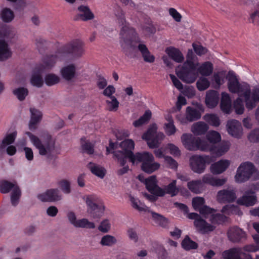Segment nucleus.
<instances>
[{
  "instance_id": "nucleus-12",
  "label": "nucleus",
  "mask_w": 259,
  "mask_h": 259,
  "mask_svg": "<svg viewBox=\"0 0 259 259\" xmlns=\"http://www.w3.org/2000/svg\"><path fill=\"white\" fill-rule=\"evenodd\" d=\"M211 161V157L209 156L194 155L190 158V165L194 172L202 174L206 168V164Z\"/></svg>"
},
{
  "instance_id": "nucleus-35",
  "label": "nucleus",
  "mask_w": 259,
  "mask_h": 259,
  "mask_svg": "<svg viewBox=\"0 0 259 259\" xmlns=\"http://www.w3.org/2000/svg\"><path fill=\"white\" fill-rule=\"evenodd\" d=\"M138 48L141 52L144 60L146 62L151 63L154 62V56L151 54L145 45L140 43L138 45Z\"/></svg>"
},
{
  "instance_id": "nucleus-38",
  "label": "nucleus",
  "mask_w": 259,
  "mask_h": 259,
  "mask_svg": "<svg viewBox=\"0 0 259 259\" xmlns=\"http://www.w3.org/2000/svg\"><path fill=\"white\" fill-rule=\"evenodd\" d=\"M166 53L170 58L177 62H182L184 59L182 53L174 48H167L166 50Z\"/></svg>"
},
{
  "instance_id": "nucleus-2",
  "label": "nucleus",
  "mask_w": 259,
  "mask_h": 259,
  "mask_svg": "<svg viewBox=\"0 0 259 259\" xmlns=\"http://www.w3.org/2000/svg\"><path fill=\"white\" fill-rule=\"evenodd\" d=\"M195 57L192 50H189L186 61L182 66L180 65L176 68V74L185 82L193 83L198 76L196 69L199 64L197 62H195Z\"/></svg>"
},
{
  "instance_id": "nucleus-14",
  "label": "nucleus",
  "mask_w": 259,
  "mask_h": 259,
  "mask_svg": "<svg viewBox=\"0 0 259 259\" xmlns=\"http://www.w3.org/2000/svg\"><path fill=\"white\" fill-rule=\"evenodd\" d=\"M37 197L41 202H56L61 201L63 196L58 188H51L38 194Z\"/></svg>"
},
{
  "instance_id": "nucleus-50",
  "label": "nucleus",
  "mask_w": 259,
  "mask_h": 259,
  "mask_svg": "<svg viewBox=\"0 0 259 259\" xmlns=\"http://www.w3.org/2000/svg\"><path fill=\"white\" fill-rule=\"evenodd\" d=\"M203 118L211 125L217 127L220 124L219 118L216 114H206L203 116Z\"/></svg>"
},
{
  "instance_id": "nucleus-20",
  "label": "nucleus",
  "mask_w": 259,
  "mask_h": 259,
  "mask_svg": "<svg viewBox=\"0 0 259 259\" xmlns=\"http://www.w3.org/2000/svg\"><path fill=\"white\" fill-rule=\"evenodd\" d=\"M145 184L148 190L151 194L158 196L164 195V192L162 189L157 185L156 177L152 176L145 180Z\"/></svg>"
},
{
  "instance_id": "nucleus-13",
  "label": "nucleus",
  "mask_w": 259,
  "mask_h": 259,
  "mask_svg": "<svg viewBox=\"0 0 259 259\" xmlns=\"http://www.w3.org/2000/svg\"><path fill=\"white\" fill-rule=\"evenodd\" d=\"M68 222L75 228L95 229L94 223L90 222L87 219H77L76 214L72 211H69L66 213Z\"/></svg>"
},
{
  "instance_id": "nucleus-24",
  "label": "nucleus",
  "mask_w": 259,
  "mask_h": 259,
  "mask_svg": "<svg viewBox=\"0 0 259 259\" xmlns=\"http://www.w3.org/2000/svg\"><path fill=\"white\" fill-rule=\"evenodd\" d=\"M256 201V197L252 191L245 192L242 197L237 200L238 204L247 207L254 205Z\"/></svg>"
},
{
  "instance_id": "nucleus-60",
  "label": "nucleus",
  "mask_w": 259,
  "mask_h": 259,
  "mask_svg": "<svg viewBox=\"0 0 259 259\" xmlns=\"http://www.w3.org/2000/svg\"><path fill=\"white\" fill-rule=\"evenodd\" d=\"M205 200L203 198L200 197H196L192 200V206L195 210L200 211L204 205Z\"/></svg>"
},
{
  "instance_id": "nucleus-64",
  "label": "nucleus",
  "mask_w": 259,
  "mask_h": 259,
  "mask_svg": "<svg viewBox=\"0 0 259 259\" xmlns=\"http://www.w3.org/2000/svg\"><path fill=\"white\" fill-rule=\"evenodd\" d=\"M248 139L251 142H259V128L252 131L248 135Z\"/></svg>"
},
{
  "instance_id": "nucleus-63",
  "label": "nucleus",
  "mask_w": 259,
  "mask_h": 259,
  "mask_svg": "<svg viewBox=\"0 0 259 259\" xmlns=\"http://www.w3.org/2000/svg\"><path fill=\"white\" fill-rule=\"evenodd\" d=\"M151 213L153 218L159 225L163 227L166 226L167 225V220L165 218H164L162 216L152 211H151Z\"/></svg>"
},
{
  "instance_id": "nucleus-7",
  "label": "nucleus",
  "mask_w": 259,
  "mask_h": 259,
  "mask_svg": "<svg viewBox=\"0 0 259 259\" xmlns=\"http://www.w3.org/2000/svg\"><path fill=\"white\" fill-rule=\"evenodd\" d=\"M136 163L142 162L141 168L145 172L151 174L158 169L160 164L154 161L153 155L149 152L137 153Z\"/></svg>"
},
{
  "instance_id": "nucleus-10",
  "label": "nucleus",
  "mask_w": 259,
  "mask_h": 259,
  "mask_svg": "<svg viewBox=\"0 0 259 259\" xmlns=\"http://www.w3.org/2000/svg\"><path fill=\"white\" fill-rule=\"evenodd\" d=\"M66 57L67 54H71L75 59L81 58L85 53L84 43L79 39L72 40L61 47Z\"/></svg>"
},
{
  "instance_id": "nucleus-53",
  "label": "nucleus",
  "mask_w": 259,
  "mask_h": 259,
  "mask_svg": "<svg viewBox=\"0 0 259 259\" xmlns=\"http://www.w3.org/2000/svg\"><path fill=\"white\" fill-rule=\"evenodd\" d=\"M151 112L150 110H147L143 116L133 122V125L135 127H139L147 123L151 118Z\"/></svg>"
},
{
  "instance_id": "nucleus-30",
  "label": "nucleus",
  "mask_w": 259,
  "mask_h": 259,
  "mask_svg": "<svg viewBox=\"0 0 259 259\" xmlns=\"http://www.w3.org/2000/svg\"><path fill=\"white\" fill-rule=\"evenodd\" d=\"M228 237L232 242H238L245 237V233L242 229L233 227L229 229Z\"/></svg>"
},
{
  "instance_id": "nucleus-5",
  "label": "nucleus",
  "mask_w": 259,
  "mask_h": 259,
  "mask_svg": "<svg viewBox=\"0 0 259 259\" xmlns=\"http://www.w3.org/2000/svg\"><path fill=\"white\" fill-rule=\"evenodd\" d=\"M12 30L3 24H0V62H5L12 58L13 52L10 45L4 38L10 36Z\"/></svg>"
},
{
  "instance_id": "nucleus-25",
  "label": "nucleus",
  "mask_w": 259,
  "mask_h": 259,
  "mask_svg": "<svg viewBox=\"0 0 259 259\" xmlns=\"http://www.w3.org/2000/svg\"><path fill=\"white\" fill-rule=\"evenodd\" d=\"M194 224L197 231L201 234L208 233L213 231L215 228L214 224H209L202 218L194 221Z\"/></svg>"
},
{
  "instance_id": "nucleus-18",
  "label": "nucleus",
  "mask_w": 259,
  "mask_h": 259,
  "mask_svg": "<svg viewBox=\"0 0 259 259\" xmlns=\"http://www.w3.org/2000/svg\"><path fill=\"white\" fill-rule=\"evenodd\" d=\"M77 67L75 63H71L63 66L60 69V74L66 81H71L77 75Z\"/></svg>"
},
{
  "instance_id": "nucleus-32",
  "label": "nucleus",
  "mask_w": 259,
  "mask_h": 259,
  "mask_svg": "<svg viewBox=\"0 0 259 259\" xmlns=\"http://www.w3.org/2000/svg\"><path fill=\"white\" fill-rule=\"evenodd\" d=\"M16 137V131H13L12 133H7L3 139L2 142L0 143V153H2L5 151L7 146L13 143Z\"/></svg>"
},
{
  "instance_id": "nucleus-4",
  "label": "nucleus",
  "mask_w": 259,
  "mask_h": 259,
  "mask_svg": "<svg viewBox=\"0 0 259 259\" xmlns=\"http://www.w3.org/2000/svg\"><path fill=\"white\" fill-rule=\"evenodd\" d=\"M120 147L122 151H115L114 155L117 158L120 165H124L127 158H128L130 161L135 164L137 160L136 158L137 153L134 155L132 152L135 147L134 142L132 139L125 140L120 143Z\"/></svg>"
},
{
  "instance_id": "nucleus-19",
  "label": "nucleus",
  "mask_w": 259,
  "mask_h": 259,
  "mask_svg": "<svg viewBox=\"0 0 259 259\" xmlns=\"http://www.w3.org/2000/svg\"><path fill=\"white\" fill-rule=\"evenodd\" d=\"M199 212L205 218H209L210 221L212 224L220 223L223 221L224 216L223 214L215 213V210L204 205L200 209Z\"/></svg>"
},
{
  "instance_id": "nucleus-33",
  "label": "nucleus",
  "mask_w": 259,
  "mask_h": 259,
  "mask_svg": "<svg viewBox=\"0 0 259 259\" xmlns=\"http://www.w3.org/2000/svg\"><path fill=\"white\" fill-rule=\"evenodd\" d=\"M15 18L14 11L8 7H4L0 10V18L5 23L12 22Z\"/></svg>"
},
{
  "instance_id": "nucleus-48",
  "label": "nucleus",
  "mask_w": 259,
  "mask_h": 259,
  "mask_svg": "<svg viewBox=\"0 0 259 259\" xmlns=\"http://www.w3.org/2000/svg\"><path fill=\"white\" fill-rule=\"evenodd\" d=\"M106 107L110 111H116L119 107V103L114 97H111L106 100Z\"/></svg>"
},
{
  "instance_id": "nucleus-58",
  "label": "nucleus",
  "mask_w": 259,
  "mask_h": 259,
  "mask_svg": "<svg viewBox=\"0 0 259 259\" xmlns=\"http://www.w3.org/2000/svg\"><path fill=\"white\" fill-rule=\"evenodd\" d=\"M31 84L37 87H41L44 84L43 79L39 73H34L31 78Z\"/></svg>"
},
{
  "instance_id": "nucleus-59",
  "label": "nucleus",
  "mask_w": 259,
  "mask_h": 259,
  "mask_svg": "<svg viewBox=\"0 0 259 259\" xmlns=\"http://www.w3.org/2000/svg\"><path fill=\"white\" fill-rule=\"evenodd\" d=\"M241 98L239 97L234 101L233 104L235 112L238 114H242L244 110L243 101Z\"/></svg>"
},
{
  "instance_id": "nucleus-41",
  "label": "nucleus",
  "mask_w": 259,
  "mask_h": 259,
  "mask_svg": "<svg viewBox=\"0 0 259 259\" xmlns=\"http://www.w3.org/2000/svg\"><path fill=\"white\" fill-rule=\"evenodd\" d=\"M187 187L191 192L198 194L202 191L203 184L201 180H193L188 182Z\"/></svg>"
},
{
  "instance_id": "nucleus-52",
  "label": "nucleus",
  "mask_w": 259,
  "mask_h": 259,
  "mask_svg": "<svg viewBox=\"0 0 259 259\" xmlns=\"http://www.w3.org/2000/svg\"><path fill=\"white\" fill-rule=\"evenodd\" d=\"M225 77L226 73L224 71L218 72L213 74L212 80L216 84V88L219 89L225 82Z\"/></svg>"
},
{
  "instance_id": "nucleus-54",
  "label": "nucleus",
  "mask_w": 259,
  "mask_h": 259,
  "mask_svg": "<svg viewBox=\"0 0 259 259\" xmlns=\"http://www.w3.org/2000/svg\"><path fill=\"white\" fill-rule=\"evenodd\" d=\"M60 81L59 76L53 73H49L45 77V82L48 86H52Z\"/></svg>"
},
{
  "instance_id": "nucleus-29",
  "label": "nucleus",
  "mask_w": 259,
  "mask_h": 259,
  "mask_svg": "<svg viewBox=\"0 0 259 259\" xmlns=\"http://www.w3.org/2000/svg\"><path fill=\"white\" fill-rule=\"evenodd\" d=\"M31 113L30 119L29 123V128L34 131L37 128V125L40 121L42 117L41 112L35 108L30 109Z\"/></svg>"
},
{
  "instance_id": "nucleus-61",
  "label": "nucleus",
  "mask_w": 259,
  "mask_h": 259,
  "mask_svg": "<svg viewBox=\"0 0 259 259\" xmlns=\"http://www.w3.org/2000/svg\"><path fill=\"white\" fill-rule=\"evenodd\" d=\"M183 247L186 250L195 249L197 247L196 243L186 237L182 242Z\"/></svg>"
},
{
  "instance_id": "nucleus-9",
  "label": "nucleus",
  "mask_w": 259,
  "mask_h": 259,
  "mask_svg": "<svg viewBox=\"0 0 259 259\" xmlns=\"http://www.w3.org/2000/svg\"><path fill=\"white\" fill-rule=\"evenodd\" d=\"M228 88L232 93L237 94L238 96L244 98L249 90V85L246 82L240 83L236 76L232 72H229Z\"/></svg>"
},
{
  "instance_id": "nucleus-55",
  "label": "nucleus",
  "mask_w": 259,
  "mask_h": 259,
  "mask_svg": "<svg viewBox=\"0 0 259 259\" xmlns=\"http://www.w3.org/2000/svg\"><path fill=\"white\" fill-rule=\"evenodd\" d=\"M13 94L20 101H23L27 96L28 91L24 88H18L13 90Z\"/></svg>"
},
{
  "instance_id": "nucleus-34",
  "label": "nucleus",
  "mask_w": 259,
  "mask_h": 259,
  "mask_svg": "<svg viewBox=\"0 0 259 259\" xmlns=\"http://www.w3.org/2000/svg\"><path fill=\"white\" fill-rule=\"evenodd\" d=\"M208 130V125L202 121H198L194 123L191 127V131L196 135H203Z\"/></svg>"
},
{
  "instance_id": "nucleus-36",
  "label": "nucleus",
  "mask_w": 259,
  "mask_h": 259,
  "mask_svg": "<svg viewBox=\"0 0 259 259\" xmlns=\"http://www.w3.org/2000/svg\"><path fill=\"white\" fill-rule=\"evenodd\" d=\"M221 110L226 113H229L231 108V102L228 94L223 92L222 94L221 102Z\"/></svg>"
},
{
  "instance_id": "nucleus-47",
  "label": "nucleus",
  "mask_w": 259,
  "mask_h": 259,
  "mask_svg": "<svg viewBox=\"0 0 259 259\" xmlns=\"http://www.w3.org/2000/svg\"><path fill=\"white\" fill-rule=\"evenodd\" d=\"M207 140L210 145L217 143L221 141V136L219 133L215 131H209L206 135Z\"/></svg>"
},
{
  "instance_id": "nucleus-28",
  "label": "nucleus",
  "mask_w": 259,
  "mask_h": 259,
  "mask_svg": "<svg viewBox=\"0 0 259 259\" xmlns=\"http://www.w3.org/2000/svg\"><path fill=\"white\" fill-rule=\"evenodd\" d=\"M202 184H209L212 186H221L225 184L226 179H219L213 177L210 174H207L203 176L202 180Z\"/></svg>"
},
{
  "instance_id": "nucleus-11",
  "label": "nucleus",
  "mask_w": 259,
  "mask_h": 259,
  "mask_svg": "<svg viewBox=\"0 0 259 259\" xmlns=\"http://www.w3.org/2000/svg\"><path fill=\"white\" fill-rule=\"evenodd\" d=\"M255 171L256 168L252 163L249 161L242 162L237 168L235 180L237 183L246 182Z\"/></svg>"
},
{
  "instance_id": "nucleus-37",
  "label": "nucleus",
  "mask_w": 259,
  "mask_h": 259,
  "mask_svg": "<svg viewBox=\"0 0 259 259\" xmlns=\"http://www.w3.org/2000/svg\"><path fill=\"white\" fill-rule=\"evenodd\" d=\"M165 119L167 121V122L164 124V129L165 133L168 136L174 135L177 131V128L174 125V122L172 116L168 114L165 117Z\"/></svg>"
},
{
  "instance_id": "nucleus-62",
  "label": "nucleus",
  "mask_w": 259,
  "mask_h": 259,
  "mask_svg": "<svg viewBox=\"0 0 259 259\" xmlns=\"http://www.w3.org/2000/svg\"><path fill=\"white\" fill-rule=\"evenodd\" d=\"M111 224L108 220H104L101 222L98 226V230L103 233H107L110 230Z\"/></svg>"
},
{
  "instance_id": "nucleus-51",
  "label": "nucleus",
  "mask_w": 259,
  "mask_h": 259,
  "mask_svg": "<svg viewBox=\"0 0 259 259\" xmlns=\"http://www.w3.org/2000/svg\"><path fill=\"white\" fill-rule=\"evenodd\" d=\"M58 185L65 194L71 192V182L67 179H62L58 182Z\"/></svg>"
},
{
  "instance_id": "nucleus-43",
  "label": "nucleus",
  "mask_w": 259,
  "mask_h": 259,
  "mask_svg": "<svg viewBox=\"0 0 259 259\" xmlns=\"http://www.w3.org/2000/svg\"><path fill=\"white\" fill-rule=\"evenodd\" d=\"M165 193L169 194L171 196L177 195L179 192V188L177 186V181L172 180L168 185L165 186L163 189Z\"/></svg>"
},
{
  "instance_id": "nucleus-15",
  "label": "nucleus",
  "mask_w": 259,
  "mask_h": 259,
  "mask_svg": "<svg viewBox=\"0 0 259 259\" xmlns=\"http://www.w3.org/2000/svg\"><path fill=\"white\" fill-rule=\"evenodd\" d=\"M203 112V109L202 106L199 107V109L191 107H188L186 108L185 118L180 119L179 116L177 118L180 120L181 123H187V121L192 122L197 120L201 118V113Z\"/></svg>"
},
{
  "instance_id": "nucleus-40",
  "label": "nucleus",
  "mask_w": 259,
  "mask_h": 259,
  "mask_svg": "<svg viewBox=\"0 0 259 259\" xmlns=\"http://www.w3.org/2000/svg\"><path fill=\"white\" fill-rule=\"evenodd\" d=\"M222 212L224 214L227 215L237 214L240 215L242 213L238 206L232 204H228L224 206L222 209Z\"/></svg>"
},
{
  "instance_id": "nucleus-8",
  "label": "nucleus",
  "mask_w": 259,
  "mask_h": 259,
  "mask_svg": "<svg viewBox=\"0 0 259 259\" xmlns=\"http://www.w3.org/2000/svg\"><path fill=\"white\" fill-rule=\"evenodd\" d=\"M99 199L98 197L95 194L87 195L85 198L87 206V212L93 219H99L104 213V206L97 204Z\"/></svg>"
},
{
  "instance_id": "nucleus-23",
  "label": "nucleus",
  "mask_w": 259,
  "mask_h": 259,
  "mask_svg": "<svg viewBox=\"0 0 259 259\" xmlns=\"http://www.w3.org/2000/svg\"><path fill=\"white\" fill-rule=\"evenodd\" d=\"M76 17L77 19L83 21L92 20L94 19L95 15L88 6L81 5L77 7Z\"/></svg>"
},
{
  "instance_id": "nucleus-44",
  "label": "nucleus",
  "mask_w": 259,
  "mask_h": 259,
  "mask_svg": "<svg viewBox=\"0 0 259 259\" xmlns=\"http://www.w3.org/2000/svg\"><path fill=\"white\" fill-rule=\"evenodd\" d=\"M21 195V191L19 187V186L17 185L14 188V189L11 191V202L12 205L16 206L19 202Z\"/></svg>"
},
{
  "instance_id": "nucleus-21",
  "label": "nucleus",
  "mask_w": 259,
  "mask_h": 259,
  "mask_svg": "<svg viewBox=\"0 0 259 259\" xmlns=\"http://www.w3.org/2000/svg\"><path fill=\"white\" fill-rule=\"evenodd\" d=\"M65 59L64 54L61 48L54 54L47 56L44 60V63L46 67L51 68L59 61H63Z\"/></svg>"
},
{
  "instance_id": "nucleus-31",
  "label": "nucleus",
  "mask_w": 259,
  "mask_h": 259,
  "mask_svg": "<svg viewBox=\"0 0 259 259\" xmlns=\"http://www.w3.org/2000/svg\"><path fill=\"white\" fill-rule=\"evenodd\" d=\"M219 100V94L215 91H209L206 93L205 103L209 108L215 107L218 104Z\"/></svg>"
},
{
  "instance_id": "nucleus-57",
  "label": "nucleus",
  "mask_w": 259,
  "mask_h": 259,
  "mask_svg": "<svg viewBox=\"0 0 259 259\" xmlns=\"http://www.w3.org/2000/svg\"><path fill=\"white\" fill-rule=\"evenodd\" d=\"M157 126L155 124H153L150 126L147 132L142 136L144 140H150L154 138L156 134Z\"/></svg>"
},
{
  "instance_id": "nucleus-3",
  "label": "nucleus",
  "mask_w": 259,
  "mask_h": 259,
  "mask_svg": "<svg viewBox=\"0 0 259 259\" xmlns=\"http://www.w3.org/2000/svg\"><path fill=\"white\" fill-rule=\"evenodd\" d=\"M29 137L32 144L38 150L39 155L45 156L48 159H51L56 154L55 141L51 137L42 142L37 136L30 132H26Z\"/></svg>"
},
{
  "instance_id": "nucleus-16",
  "label": "nucleus",
  "mask_w": 259,
  "mask_h": 259,
  "mask_svg": "<svg viewBox=\"0 0 259 259\" xmlns=\"http://www.w3.org/2000/svg\"><path fill=\"white\" fill-rule=\"evenodd\" d=\"M237 198L234 189L228 188L219 191L217 195V200L220 203H225L234 201Z\"/></svg>"
},
{
  "instance_id": "nucleus-46",
  "label": "nucleus",
  "mask_w": 259,
  "mask_h": 259,
  "mask_svg": "<svg viewBox=\"0 0 259 259\" xmlns=\"http://www.w3.org/2000/svg\"><path fill=\"white\" fill-rule=\"evenodd\" d=\"M117 242L116 238L111 235H105L103 236L100 242V244L103 246H112Z\"/></svg>"
},
{
  "instance_id": "nucleus-6",
  "label": "nucleus",
  "mask_w": 259,
  "mask_h": 259,
  "mask_svg": "<svg viewBox=\"0 0 259 259\" xmlns=\"http://www.w3.org/2000/svg\"><path fill=\"white\" fill-rule=\"evenodd\" d=\"M181 140L183 146L190 151L200 150L204 151L209 149L207 142L196 138L191 134H183L181 137Z\"/></svg>"
},
{
  "instance_id": "nucleus-42",
  "label": "nucleus",
  "mask_w": 259,
  "mask_h": 259,
  "mask_svg": "<svg viewBox=\"0 0 259 259\" xmlns=\"http://www.w3.org/2000/svg\"><path fill=\"white\" fill-rule=\"evenodd\" d=\"M130 200L132 207L139 211H149L148 208L138 198L130 195Z\"/></svg>"
},
{
  "instance_id": "nucleus-17",
  "label": "nucleus",
  "mask_w": 259,
  "mask_h": 259,
  "mask_svg": "<svg viewBox=\"0 0 259 259\" xmlns=\"http://www.w3.org/2000/svg\"><path fill=\"white\" fill-rule=\"evenodd\" d=\"M246 108L251 110L254 108L256 103L259 102V88H255L251 91L250 87L246 95L244 97Z\"/></svg>"
},
{
  "instance_id": "nucleus-45",
  "label": "nucleus",
  "mask_w": 259,
  "mask_h": 259,
  "mask_svg": "<svg viewBox=\"0 0 259 259\" xmlns=\"http://www.w3.org/2000/svg\"><path fill=\"white\" fill-rule=\"evenodd\" d=\"M88 167L93 174L101 178H103L105 175V169L99 165L90 163Z\"/></svg>"
},
{
  "instance_id": "nucleus-26",
  "label": "nucleus",
  "mask_w": 259,
  "mask_h": 259,
  "mask_svg": "<svg viewBox=\"0 0 259 259\" xmlns=\"http://www.w3.org/2000/svg\"><path fill=\"white\" fill-rule=\"evenodd\" d=\"M227 131L229 134L234 137L239 138L242 134V126L236 120H232L228 122Z\"/></svg>"
},
{
  "instance_id": "nucleus-27",
  "label": "nucleus",
  "mask_w": 259,
  "mask_h": 259,
  "mask_svg": "<svg viewBox=\"0 0 259 259\" xmlns=\"http://www.w3.org/2000/svg\"><path fill=\"white\" fill-rule=\"evenodd\" d=\"M209 149L206 151H210L217 156H221L226 153L230 149V143L228 141H223L218 147L208 144Z\"/></svg>"
},
{
  "instance_id": "nucleus-56",
  "label": "nucleus",
  "mask_w": 259,
  "mask_h": 259,
  "mask_svg": "<svg viewBox=\"0 0 259 259\" xmlns=\"http://www.w3.org/2000/svg\"><path fill=\"white\" fill-rule=\"evenodd\" d=\"M198 89L202 91L206 90L210 85V82L208 79L204 77H201L197 80L196 83Z\"/></svg>"
},
{
  "instance_id": "nucleus-1",
  "label": "nucleus",
  "mask_w": 259,
  "mask_h": 259,
  "mask_svg": "<svg viewBox=\"0 0 259 259\" xmlns=\"http://www.w3.org/2000/svg\"><path fill=\"white\" fill-rule=\"evenodd\" d=\"M113 13L118 23L123 25L120 32L119 42L123 52L128 56L136 44L140 42L135 30L125 24L124 14L118 6L114 8Z\"/></svg>"
},
{
  "instance_id": "nucleus-39",
  "label": "nucleus",
  "mask_w": 259,
  "mask_h": 259,
  "mask_svg": "<svg viewBox=\"0 0 259 259\" xmlns=\"http://www.w3.org/2000/svg\"><path fill=\"white\" fill-rule=\"evenodd\" d=\"M197 68L200 74L206 76L210 75L213 69L212 64L208 61L204 62L199 67L198 66Z\"/></svg>"
},
{
  "instance_id": "nucleus-49",
  "label": "nucleus",
  "mask_w": 259,
  "mask_h": 259,
  "mask_svg": "<svg viewBox=\"0 0 259 259\" xmlns=\"http://www.w3.org/2000/svg\"><path fill=\"white\" fill-rule=\"evenodd\" d=\"M17 184L16 183H11L7 181L0 182V192L2 193H8L12 191Z\"/></svg>"
},
{
  "instance_id": "nucleus-22",
  "label": "nucleus",
  "mask_w": 259,
  "mask_h": 259,
  "mask_svg": "<svg viewBox=\"0 0 259 259\" xmlns=\"http://www.w3.org/2000/svg\"><path fill=\"white\" fill-rule=\"evenodd\" d=\"M230 164V160L222 159L212 163L210 166V171L213 175H220L225 171Z\"/></svg>"
}]
</instances>
